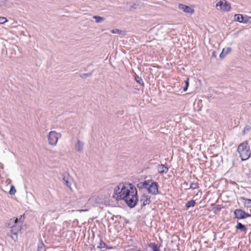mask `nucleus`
Masks as SVG:
<instances>
[{"label": "nucleus", "mask_w": 251, "mask_h": 251, "mask_svg": "<svg viewBox=\"0 0 251 251\" xmlns=\"http://www.w3.org/2000/svg\"><path fill=\"white\" fill-rule=\"evenodd\" d=\"M149 247L152 250V251H160L159 247L155 243H151Z\"/></svg>", "instance_id": "20"}, {"label": "nucleus", "mask_w": 251, "mask_h": 251, "mask_svg": "<svg viewBox=\"0 0 251 251\" xmlns=\"http://www.w3.org/2000/svg\"><path fill=\"white\" fill-rule=\"evenodd\" d=\"M250 129V127L249 126H246L244 129V133H245L246 132L249 131Z\"/></svg>", "instance_id": "32"}, {"label": "nucleus", "mask_w": 251, "mask_h": 251, "mask_svg": "<svg viewBox=\"0 0 251 251\" xmlns=\"http://www.w3.org/2000/svg\"><path fill=\"white\" fill-rule=\"evenodd\" d=\"M93 18L96 20V22L97 23L103 22L105 20L103 17L99 16H94Z\"/></svg>", "instance_id": "21"}, {"label": "nucleus", "mask_w": 251, "mask_h": 251, "mask_svg": "<svg viewBox=\"0 0 251 251\" xmlns=\"http://www.w3.org/2000/svg\"><path fill=\"white\" fill-rule=\"evenodd\" d=\"M141 185L142 187L146 189L150 194L156 195L159 193L157 183L151 179L144 181Z\"/></svg>", "instance_id": "3"}, {"label": "nucleus", "mask_w": 251, "mask_h": 251, "mask_svg": "<svg viewBox=\"0 0 251 251\" xmlns=\"http://www.w3.org/2000/svg\"><path fill=\"white\" fill-rule=\"evenodd\" d=\"M78 211H79V212H82V211H87V210H86V209H81V210H79Z\"/></svg>", "instance_id": "33"}, {"label": "nucleus", "mask_w": 251, "mask_h": 251, "mask_svg": "<svg viewBox=\"0 0 251 251\" xmlns=\"http://www.w3.org/2000/svg\"><path fill=\"white\" fill-rule=\"evenodd\" d=\"M234 19L235 21H237L240 23H246L247 22V21H243L244 17L241 14H235L234 16Z\"/></svg>", "instance_id": "17"}, {"label": "nucleus", "mask_w": 251, "mask_h": 251, "mask_svg": "<svg viewBox=\"0 0 251 251\" xmlns=\"http://www.w3.org/2000/svg\"><path fill=\"white\" fill-rule=\"evenodd\" d=\"M140 201L141 203V206H144L147 204H149L151 202V197L147 195L144 194L141 197Z\"/></svg>", "instance_id": "8"}, {"label": "nucleus", "mask_w": 251, "mask_h": 251, "mask_svg": "<svg viewBox=\"0 0 251 251\" xmlns=\"http://www.w3.org/2000/svg\"><path fill=\"white\" fill-rule=\"evenodd\" d=\"M237 151L240 154L242 160H246L249 158L251 154L250 147L247 141L241 143L237 149Z\"/></svg>", "instance_id": "2"}, {"label": "nucleus", "mask_w": 251, "mask_h": 251, "mask_svg": "<svg viewBox=\"0 0 251 251\" xmlns=\"http://www.w3.org/2000/svg\"><path fill=\"white\" fill-rule=\"evenodd\" d=\"M91 73H85V74H82L81 75V77L83 78H86L88 76H91Z\"/></svg>", "instance_id": "30"}, {"label": "nucleus", "mask_w": 251, "mask_h": 251, "mask_svg": "<svg viewBox=\"0 0 251 251\" xmlns=\"http://www.w3.org/2000/svg\"><path fill=\"white\" fill-rule=\"evenodd\" d=\"M185 86L183 87V91H186L188 86H189V78H187V80L185 81Z\"/></svg>", "instance_id": "27"}, {"label": "nucleus", "mask_w": 251, "mask_h": 251, "mask_svg": "<svg viewBox=\"0 0 251 251\" xmlns=\"http://www.w3.org/2000/svg\"><path fill=\"white\" fill-rule=\"evenodd\" d=\"M7 21V19L5 17H0V24H2L6 23Z\"/></svg>", "instance_id": "29"}, {"label": "nucleus", "mask_w": 251, "mask_h": 251, "mask_svg": "<svg viewBox=\"0 0 251 251\" xmlns=\"http://www.w3.org/2000/svg\"><path fill=\"white\" fill-rule=\"evenodd\" d=\"M84 143L79 140H77L75 145V149L78 152H81L83 150Z\"/></svg>", "instance_id": "10"}, {"label": "nucleus", "mask_w": 251, "mask_h": 251, "mask_svg": "<svg viewBox=\"0 0 251 251\" xmlns=\"http://www.w3.org/2000/svg\"><path fill=\"white\" fill-rule=\"evenodd\" d=\"M111 32L112 33L118 34L120 35L124 34L125 33V32L124 31L120 30H119L118 29H116V28L111 30Z\"/></svg>", "instance_id": "23"}, {"label": "nucleus", "mask_w": 251, "mask_h": 251, "mask_svg": "<svg viewBox=\"0 0 251 251\" xmlns=\"http://www.w3.org/2000/svg\"><path fill=\"white\" fill-rule=\"evenodd\" d=\"M44 244L41 243L38 244L37 248V251H44Z\"/></svg>", "instance_id": "26"}, {"label": "nucleus", "mask_w": 251, "mask_h": 251, "mask_svg": "<svg viewBox=\"0 0 251 251\" xmlns=\"http://www.w3.org/2000/svg\"><path fill=\"white\" fill-rule=\"evenodd\" d=\"M236 229H239L242 231L246 232L247 230V228L245 226L239 222H237V225L236 226Z\"/></svg>", "instance_id": "18"}, {"label": "nucleus", "mask_w": 251, "mask_h": 251, "mask_svg": "<svg viewBox=\"0 0 251 251\" xmlns=\"http://www.w3.org/2000/svg\"><path fill=\"white\" fill-rule=\"evenodd\" d=\"M135 79H136L137 82H138L139 84H141V82H143L142 79H141V78L139 77V76H137V77H136Z\"/></svg>", "instance_id": "31"}, {"label": "nucleus", "mask_w": 251, "mask_h": 251, "mask_svg": "<svg viewBox=\"0 0 251 251\" xmlns=\"http://www.w3.org/2000/svg\"><path fill=\"white\" fill-rule=\"evenodd\" d=\"M60 133H57L55 131H51L48 135L49 143L51 146H55L59 138H61Z\"/></svg>", "instance_id": "4"}, {"label": "nucleus", "mask_w": 251, "mask_h": 251, "mask_svg": "<svg viewBox=\"0 0 251 251\" xmlns=\"http://www.w3.org/2000/svg\"><path fill=\"white\" fill-rule=\"evenodd\" d=\"M113 197L117 201L124 200L130 208L135 207L139 201L137 189L131 184L119 183L114 189Z\"/></svg>", "instance_id": "1"}, {"label": "nucleus", "mask_w": 251, "mask_h": 251, "mask_svg": "<svg viewBox=\"0 0 251 251\" xmlns=\"http://www.w3.org/2000/svg\"><path fill=\"white\" fill-rule=\"evenodd\" d=\"M231 50V49L230 47L224 48L222 52L220 54V57L221 58H224L228 53H229Z\"/></svg>", "instance_id": "13"}, {"label": "nucleus", "mask_w": 251, "mask_h": 251, "mask_svg": "<svg viewBox=\"0 0 251 251\" xmlns=\"http://www.w3.org/2000/svg\"><path fill=\"white\" fill-rule=\"evenodd\" d=\"M157 171L160 174L166 173L168 171V168L163 164H160L157 166Z\"/></svg>", "instance_id": "11"}, {"label": "nucleus", "mask_w": 251, "mask_h": 251, "mask_svg": "<svg viewBox=\"0 0 251 251\" xmlns=\"http://www.w3.org/2000/svg\"><path fill=\"white\" fill-rule=\"evenodd\" d=\"M178 8L179 9L182 10L183 12L190 14H193L194 11V9L192 7L182 4H179L178 5Z\"/></svg>", "instance_id": "9"}, {"label": "nucleus", "mask_w": 251, "mask_h": 251, "mask_svg": "<svg viewBox=\"0 0 251 251\" xmlns=\"http://www.w3.org/2000/svg\"><path fill=\"white\" fill-rule=\"evenodd\" d=\"M18 223L19 222L18 221L17 218H12L8 221L7 223H6V225L7 226L11 228L17 225Z\"/></svg>", "instance_id": "12"}, {"label": "nucleus", "mask_w": 251, "mask_h": 251, "mask_svg": "<svg viewBox=\"0 0 251 251\" xmlns=\"http://www.w3.org/2000/svg\"><path fill=\"white\" fill-rule=\"evenodd\" d=\"M22 225V224L19 222L13 227H11V232L18 233L21 228Z\"/></svg>", "instance_id": "14"}, {"label": "nucleus", "mask_w": 251, "mask_h": 251, "mask_svg": "<svg viewBox=\"0 0 251 251\" xmlns=\"http://www.w3.org/2000/svg\"><path fill=\"white\" fill-rule=\"evenodd\" d=\"M199 187V184L198 180L196 181L192 182L190 184V186L189 189H195Z\"/></svg>", "instance_id": "19"}, {"label": "nucleus", "mask_w": 251, "mask_h": 251, "mask_svg": "<svg viewBox=\"0 0 251 251\" xmlns=\"http://www.w3.org/2000/svg\"><path fill=\"white\" fill-rule=\"evenodd\" d=\"M106 247V244L101 240H100V243L98 245V248L100 249Z\"/></svg>", "instance_id": "24"}, {"label": "nucleus", "mask_w": 251, "mask_h": 251, "mask_svg": "<svg viewBox=\"0 0 251 251\" xmlns=\"http://www.w3.org/2000/svg\"><path fill=\"white\" fill-rule=\"evenodd\" d=\"M16 192V189L13 185H11L9 194L11 195H14Z\"/></svg>", "instance_id": "25"}, {"label": "nucleus", "mask_w": 251, "mask_h": 251, "mask_svg": "<svg viewBox=\"0 0 251 251\" xmlns=\"http://www.w3.org/2000/svg\"><path fill=\"white\" fill-rule=\"evenodd\" d=\"M195 201L194 200H190L189 201L187 202V203L186 204V207L187 208H189L191 207H194L195 205Z\"/></svg>", "instance_id": "22"}, {"label": "nucleus", "mask_w": 251, "mask_h": 251, "mask_svg": "<svg viewBox=\"0 0 251 251\" xmlns=\"http://www.w3.org/2000/svg\"><path fill=\"white\" fill-rule=\"evenodd\" d=\"M241 199L242 200V202L244 203L245 207L247 208L251 207V200L244 198H241Z\"/></svg>", "instance_id": "16"}, {"label": "nucleus", "mask_w": 251, "mask_h": 251, "mask_svg": "<svg viewBox=\"0 0 251 251\" xmlns=\"http://www.w3.org/2000/svg\"><path fill=\"white\" fill-rule=\"evenodd\" d=\"M215 7L218 10L228 12L231 9L230 4L226 0H221L218 1Z\"/></svg>", "instance_id": "5"}, {"label": "nucleus", "mask_w": 251, "mask_h": 251, "mask_svg": "<svg viewBox=\"0 0 251 251\" xmlns=\"http://www.w3.org/2000/svg\"><path fill=\"white\" fill-rule=\"evenodd\" d=\"M104 202V197L101 195L92 196L88 200V203L93 206L97 204L103 203Z\"/></svg>", "instance_id": "6"}, {"label": "nucleus", "mask_w": 251, "mask_h": 251, "mask_svg": "<svg viewBox=\"0 0 251 251\" xmlns=\"http://www.w3.org/2000/svg\"><path fill=\"white\" fill-rule=\"evenodd\" d=\"M70 178L69 176H63V180L64 182L67 187L71 189V182L70 181Z\"/></svg>", "instance_id": "15"}, {"label": "nucleus", "mask_w": 251, "mask_h": 251, "mask_svg": "<svg viewBox=\"0 0 251 251\" xmlns=\"http://www.w3.org/2000/svg\"><path fill=\"white\" fill-rule=\"evenodd\" d=\"M11 237L13 240L16 241L18 239L17 233H11Z\"/></svg>", "instance_id": "28"}, {"label": "nucleus", "mask_w": 251, "mask_h": 251, "mask_svg": "<svg viewBox=\"0 0 251 251\" xmlns=\"http://www.w3.org/2000/svg\"><path fill=\"white\" fill-rule=\"evenodd\" d=\"M234 214L236 219H244L251 216V214L245 212L241 209H237L235 210Z\"/></svg>", "instance_id": "7"}]
</instances>
